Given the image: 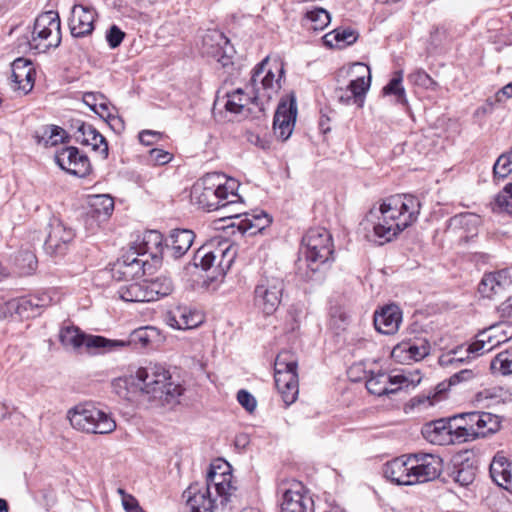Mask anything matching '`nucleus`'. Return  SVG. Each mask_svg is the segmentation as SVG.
<instances>
[{"label": "nucleus", "instance_id": "nucleus-1", "mask_svg": "<svg viewBox=\"0 0 512 512\" xmlns=\"http://www.w3.org/2000/svg\"><path fill=\"white\" fill-rule=\"evenodd\" d=\"M421 203L413 195L397 194L372 207L365 221L372 226L374 241L380 245L390 242L418 218Z\"/></svg>", "mask_w": 512, "mask_h": 512}, {"label": "nucleus", "instance_id": "nucleus-2", "mask_svg": "<svg viewBox=\"0 0 512 512\" xmlns=\"http://www.w3.org/2000/svg\"><path fill=\"white\" fill-rule=\"evenodd\" d=\"M237 180L222 173H207L191 189V202L207 211L225 209L236 203Z\"/></svg>", "mask_w": 512, "mask_h": 512}, {"label": "nucleus", "instance_id": "nucleus-3", "mask_svg": "<svg viewBox=\"0 0 512 512\" xmlns=\"http://www.w3.org/2000/svg\"><path fill=\"white\" fill-rule=\"evenodd\" d=\"M132 383L157 406L177 403L182 395L183 387L172 381L171 374L163 365L149 363L137 369Z\"/></svg>", "mask_w": 512, "mask_h": 512}, {"label": "nucleus", "instance_id": "nucleus-4", "mask_svg": "<svg viewBox=\"0 0 512 512\" xmlns=\"http://www.w3.org/2000/svg\"><path fill=\"white\" fill-rule=\"evenodd\" d=\"M512 339V323L509 321H501L484 329L477 335L475 342L467 347H458L451 351L449 355L450 363L464 361L463 352L467 354L466 358H474L489 352L495 347L508 342Z\"/></svg>", "mask_w": 512, "mask_h": 512}, {"label": "nucleus", "instance_id": "nucleus-5", "mask_svg": "<svg viewBox=\"0 0 512 512\" xmlns=\"http://www.w3.org/2000/svg\"><path fill=\"white\" fill-rule=\"evenodd\" d=\"M73 428L86 433L109 434L116 429V422L110 413L92 403L75 406L67 415Z\"/></svg>", "mask_w": 512, "mask_h": 512}, {"label": "nucleus", "instance_id": "nucleus-6", "mask_svg": "<svg viewBox=\"0 0 512 512\" xmlns=\"http://www.w3.org/2000/svg\"><path fill=\"white\" fill-rule=\"evenodd\" d=\"M297 366V358L291 351H282L275 359V385L286 406L294 403L298 397Z\"/></svg>", "mask_w": 512, "mask_h": 512}, {"label": "nucleus", "instance_id": "nucleus-7", "mask_svg": "<svg viewBox=\"0 0 512 512\" xmlns=\"http://www.w3.org/2000/svg\"><path fill=\"white\" fill-rule=\"evenodd\" d=\"M269 64V57L264 58L253 69L249 86L253 89V101H260V112L265 111V104L270 102L280 89V79L284 74L282 65H275V69L279 72V77L275 78V73Z\"/></svg>", "mask_w": 512, "mask_h": 512}, {"label": "nucleus", "instance_id": "nucleus-8", "mask_svg": "<svg viewBox=\"0 0 512 512\" xmlns=\"http://www.w3.org/2000/svg\"><path fill=\"white\" fill-rule=\"evenodd\" d=\"M307 266L315 273L333 255L331 234L322 227L309 229L302 238Z\"/></svg>", "mask_w": 512, "mask_h": 512}, {"label": "nucleus", "instance_id": "nucleus-9", "mask_svg": "<svg viewBox=\"0 0 512 512\" xmlns=\"http://www.w3.org/2000/svg\"><path fill=\"white\" fill-rule=\"evenodd\" d=\"M61 43L60 18L55 11H46L40 14L34 22L31 40V48L39 52H46L50 48H56Z\"/></svg>", "mask_w": 512, "mask_h": 512}, {"label": "nucleus", "instance_id": "nucleus-10", "mask_svg": "<svg viewBox=\"0 0 512 512\" xmlns=\"http://www.w3.org/2000/svg\"><path fill=\"white\" fill-rule=\"evenodd\" d=\"M60 341L65 347L78 349L85 346L89 353H107L125 345L123 341L107 339L98 335H86L79 328L67 326L60 331Z\"/></svg>", "mask_w": 512, "mask_h": 512}, {"label": "nucleus", "instance_id": "nucleus-11", "mask_svg": "<svg viewBox=\"0 0 512 512\" xmlns=\"http://www.w3.org/2000/svg\"><path fill=\"white\" fill-rule=\"evenodd\" d=\"M283 291L282 278L263 275L254 289V306L265 315L273 314L279 307Z\"/></svg>", "mask_w": 512, "mask_h": 512}, {"label": "nucleus", "instance_id": "nucleus-12", "mask_svg": "<svg viewBox=\"0 0 512 512\" xmlns=\"http://www.w3.org/2000/svg\"><path fill=\"white\" fill-rule=\"evenodd\" d=\"M458 420L465 421L466 426L462 427L461 430L464 431V436L471 440L497 432L501 424L499 416L480 411L459 414Z\"/></svg>", "mask_w": 512, "mask_h": 512}, {"label": "nucleus", "instance_id": "nucleus-13", "mask_svg": "<svg viewBox=\"0 0 512 512\" xmlns=\"http://www.w3.org/2000/svg\"><path fill=\"white\" fill-rule=\"evenodd\" d=\"M412 485L437 479L443 469V460L435 454H410Z\"/></svg>", "mask_w": 512, "mask_h": 512}, {"label": "nucleus", "instance_id": "nucleus-14", "mask_svg": "<svg viewBox=\"0 0 512 512\" xmlns=\"http://www.w3.org/2000/svg\"><path fill=\"white\" fill-rule=\"evenodd\" d=\"M203 53L215 59L222 67L233 64L234 47L229 39L217 30L208 31L202 38Z\"/></svg>", "mask_w": 512, "mask_h": 512}, {"label": "nucleus", "instance_id": "nucleus-15", "mask_svg": "<svg viewBox=\"0 0 512 512\" xmlns=\"http://www.w3.org/2000/svg\"><path fill=\"white\" fill-rule=\"evenodd\" d=\"M412 381L404 374L389 375L386 372H370L366 380V388L369 393L376 396L394 394L398 390L408 387Z\"/></svg>", "mask_w": 512, "mask_h": 512}, {"label": "nucleus", "instance_id": "nucleus-16", "mask_svg": "<svg viewBox=\"0 0 512 512\" xmlns=\"http://www.w3.org/2000/svg\"><path fill=\"white\" fill-rule=\"evenodd\" d=\"M297 116L296 98L292 94L287 100H282L275 112L273 129L275 136L286 141L292 134Z\"/></svg>", "mask_w": 512, "mask_h": 512}, {"label": "nucleus", "instance_id": "nucleus-17", "mask_svg": "<svg viewBox=\"0 0 512 512\" xmlns=\"http://www.w3.org/2000/svg\"><path fill=\"white\" fill-rule=\"evenodd\" d=\"M354 67L361 69L362 72H366L367 75L365 76L364 74H362L355 80L350 81L349 85L346 88L337 89L336 97L338 101L344 105H350L352 103H355L358 104L359 107H361L363 103V97L370 87V69L368 66L362 63H356L354 64Z\"/></svg>", "mask_w": 512, "mask_h": 512}, {"label": "nucleus", "instance_id": "nucleus-18", "mask_svg": "<svg viewBox=\"0 0 512 512\" xmlns=\"http://www.w3.org/2000/svg\"><path fill=\"white\" fill-rule=\"evenodd\" d=\"M55 161L61 169L78 177H85L91 171L88 157L81 154L76 147L62 148L56 153Z\"/></svg>", "mask_w": 512, "mask_h": 512}, {"label": "nucleus", "instance_id": "nucleus-19", "mask_svg": "<svg viewBox=\"0 0 512 512\" xmlns=\"http://www.w3.org/2000/svg\"><path fill=\"white\" fill-rule=\"evenodd\" d=\"M147 260L137 256L136 252L129 249L111 267V275L117 281H128L144 274V266Z\"/></svg>", "mask_w": 512, "mask_h": 512}, {"label": "nucleus", "instance_id": "nucleus-20", "mask_svg": "<svg viewBox=\"0 0 512 512\" xmlns=\"http://www.w3.org/2000/svg\"><path fill=\"white\" fill-rule=\"evenodd\" d=\"M281 512H313V501L306 494L301 482H293L285 490L281 502Z\"/></svg>", "mask_w": 512, "mask_h": 512}, {"label": "nucleus", "instance_id": "nucleus-21", "mask_svg": "<svg viewBox=\"0 0 512 512\" xmlns=\"http://www.w3.org/2000/svg\"><path fill=\"white\" fill-rule=\"evenodd\" d=\"M375 329L384 335L395 334L402 322V310L396 304H387L374 312Z\"/></svg>", "mask_w": 512, "mask_h": 512}, {"label": "nucleus", "instance_id": "nucleus-22", "mask_svg": "<svg viewBox=\"0 0 512 512\" xmlns=\"http://www.w3.org/2000/svg\"><path fill=\"white\" fill-rule=\"evenodd\" d=\"M430 348V344L426 339L403 341L392 349L391 356L400 363L420 361L429 355Z\"/></svg>", "mask_w": 512, "mask_h": 512}, {"label": "nucleus", "instance_id": "nucleus-23", "mask_svg": "<svg viewBox=\"0 0 512 512\" xmlns=\"http://www.w3.org/2000/svg\"><path fill=\"white\" fill-rule=\"evenodd\" d=\"M203 321V316L185 305H177L165 314L167 325L178 330L193 329Z\"/></svg>", "mask_w": 512, "mask_h": 512}, {"label": "nucleus", "instance_id": "nucleus-24", "mask_svg": "<svg viewBox=\"0 0 512 512\" xmlns=\"http://www.w3.org/2000/svg\"><path fill=\"white\" fill-rule=\"evenodd\" d=\"M75 237L72 228L67 227L63 222L55 220L50 224V230L45 240L44 247L50 254H63L66 245Z\"/></svg>", "mask_w": 512, "mask_h": 512}, {"label": "nucleus", "instance_id": "nucleus-25", "mask_svg": "<svg viewBox=\"0 0 512 512\" xmlns=\"http://www.w3.org/2000/svg\"><path fill=\"white\" fill-rule=\"evenodd\" d=\"M95 17L94 9L83 5H74L69 20L71 35L76 38L90 35L94 30Z\"/></svg>", "mask_w": 512, "mask_h": 512}, {"label": "nucleus", "instance_id": "nucleus-26", "mask_svg": "<svg viewBox=\"0 0 512 512\" xmlns=\"http://www.w3.org/2000/svg\"><path fill=\"white\" fill-rule=\"evenodd\" d=\"M511 284L509 272L500 270L485 274L478 286V291L483 297L491 299L502 295Z\"/></svg>", "mask_w": 512, "mask_h": 512}, {"label": "nucleus", "instance_id": "nucleus-27", "mask_svg": "<svg viewBox=\"0 0 512 512\" xmlns=\"http://www.w3.org/2000/svg\"><path fill=\"white\" fill-rule=\"evenodd\" d=\"M183 497L186 498V505L191 512H213L215 508L209 488L198 483L191 484L184 491Z\"/></svg>", "mask_w": 512, "mask_h": 512}, {"label": "nucleus", "instance_id": "nucleus-28", "mask_svg": "<svg viewBox=\"0 0 512 512\" xmlns=\"http://www.w3.org/2000/svg\"><path fill=\"white\" fill-rule=\"evenodd\" d=\"M421 432L428 442L435 445H449L456 442L451 423L444 418L426 423Z\"/></svg>", "mask_w": 512, "mask_h": 512}, {"label": "nucleus", "instance_id": "nucleus-29", "mask_svg": "<svg viewBox=\"0 0 512 512\" xmlns=\"http://www.w3.org/2000/svg\"><path fill=\"white\" fill-rule=\"evenodd\" d=\"M238 222H231L228 227H236L241 234L255 235L270 223V216L264 211L235 215Z\"/></svg>", "mask_w": 512, "mask_h": 512}, {"label": "nucleus", "instance_id": "nucleus-30", "mask_svg": "<svg viewBox=\"0 0 512 512\" xmlns=\"http://www.w3.org/2000/svg\"><path fill=\"white\" fill-rule=\"evenodd\" d=\"M75 139L83 145H89L94 151H98L102 159L108 157V143L92 125L79 122L75 132Z\"/></svg>", "mask_w": 512, "mask_h": 512}, {"label": "nucleus", "instance_id": "nucleus-31", "mask_svg": "<svg viewBox=\"0 0 512 512\" xmlns=\"http://www.w3.org/2000/svg\"><path fill=\"white\" fill-rule=\"evenodd\" d=\"M410 455H403L387 462L383 473L387 479L398 485H412Z\"/></svg>", "mask_w": 512, "mask_h": 512}, {"label": "nucleus", "instance_id": "nucleus-32", "mask_svg": "<svg viewBox=\"0 0 512 512\" xmlns=\"http://www.w3.org/2000/svg\"><path fill=\"white\" fill-rule=\"evenodd\" d=\"M14 89L28 93L34 85L32 63L25 58H17L11 64Z\"/></svg>", "mask_w": 512, "mask_h": 512}, {"label": "nucleus", "instance_id": "nucleus-33", "mask_svg": "<svg viewBox=\"0 0 512 512\" xmlns=\"http://www.w3.org/2000/svg\"><path fill=\"white\" fill-rule=\"evenodd\" d=\"M480 218L473 213H462L450 218L448 230L459 233L461 240L468 241L478 234Z\"/></svg>", "mask_w": 512, "mask_h": 512}, {"label": "nucleus", "instance_id": "nucleus-34", "mask_svg": "<svg viewBox=\"0 0 512 512\" xmlns=\"http://www.w3.org/2000/svg\"><path fill=\"white\" fill-rule=\"evenodd\" d=\"M162 242V234L151 230L144 233L142 239L135 242L130 249L136 252L137 256L143 257L148 254L152 258H156L162 252Z\"/></svg>", "mask_w": 512, "mask_h": 512}, {"label": "nucleus", "instance_id": "nucleus-35", "mask_svg": "<svg viewBox=\"0 0 512 512\" xmlns=\"http://www.w3.org/2000/svg\"><path fill=\"white\" fill-rule=\"evenodd\" d=\"M4 314H16L20 318H33L39 315L37 304H34L31 296L12 299L4 304Z\"/></svg>", "mask_w": 512, "mask_h": 512}, {"label": "nucleus", "instance_id": "nucleus-36", "mask_svg": "<svg viewBox=\"0 0 512 512\" xmlns=\"http://www.w3.org/2000/svg\"><path fill=\"white\" fill-rule=\"evenodd\" d=\"M195 234L189 229H174L170 234L171 244L168 246L172 256L179 258L183 256L193 244Z\"/></svg>", "mask_w": 512, "mask_h": 512}, {"label": "nucleus", "instance_id": "nucleus-37", "mask_svg": "<svg viewBox=\"0 0 512 512\" xmlns=\"http://www.w3.org/2000/svg\"><path fill=\"white\" fill-rule=\"evenodd\" d=\"M66 137L63 128L55 125H44L34 131L33 138L36 143L45 147L56 146L62 143Z\"/></svg>", "mask_w": 512, "mask_h": 512}, {"label": "nucleus", "instance_id": "nucleus-38", "mask_svg": "<svg viewBox=\"0 0 512 512\" xmlns=\"http://www.w3.org/2000/svg\"><path fill=\"white\" fill-rule=\"evenodd\" d=\"M148 302L157 301L170 295L174 289L172 280L167 276H158L154 279L144 280Z\"/></svg>", "mask_w": 512, "mask_h": 512}, {"label": "nucleus", "instance_id": "nucleus-39", "mask_svg": "<svg viewBox=\"0 0 512 512\" xmlns=\"http://www.w3.org/2000/svg\"><path fill=\"white\" fill-rule=\"evenodd\" d=\"M490 475L493 481L500 487L507 488L511 482L512 474L510 463L505 456L497 454L490 464Z\"/></svg>", "mask_w": 512, "mask_h": 512}, {"label": "nucleus", "instance_id": "nucleus-40", "mask_svg": "<svg viewBox=\"0 0 512 512\" xmlns=\"http://www.w3.org/2000/svg\"><path fill=\"white\" fill-rule=\"evenodd\" d=\"M158 337V330L152 326L140 327L132 331L127 341L122 340L125 346H133L134 348L148 347L153 340Z\"/></svg>", "mask_w": 512, "mask_h": 512}, {"label": "nucleus", "instance_id": "nucleus-41", "mask_svg": "<svg viewBox=\"0 0 512 512\" xmlns=\"http://www.w3.org/2000/svg\"><path fill=\"white\" fill-rule=\"evenodd\" d=\"M402 81L403 72L401 70L396 71L392 79L383 87L382 92L384 95H394L396 103L401 104L408 109V100Z\"/></svg>", "mask_w": 512, "mask_h": 512}, {"label": "nucleus", "instance_id": "nucleus-42", "mask_svg": "<svg viewBox=\"0 0 512 512\" xmlns=\"http://www.w3.org/2000/svg\"><path fill=\"white\" fill-rule=\"evenodd\" d=\"M120 298L126 302H148L144 280L121 286L118 290Z\"/></svg>", "mask_w": 512, "mask_h": 512}, {"label": "nucleus", "instance_id": "nucleus-43", "mask_svg": "<svg viewBox=\"0 0 512 512\" xmlns=\"http://www.w3.org/2000/svg\"><path fill=\"white\" fill-rule=\"evenodd\" d=\"M227 97L225 108L229 112L241 113L249 103L256 104L260 109V101H253V97L247 96L242 89L233 91Z\"/></svg>", "mask_w": 512, "mask_h": 512}, {"label": "nucleus", "instance_id": "nucleus-44", "mask_svg": "<svg viewBox=\"0 0 512 512\" xmlns=\"http://www.w3.org/2000/svg\"><path fill=\"white\" fill-rule=\"evenodd\" d=\"M91 207L97 218H109L114 210V200L110 195H95L91 199Z\"/></svg>", "mask_w": 512, "mask_h": 512}, {"label": "nucleus", "instance_id": "nucleus-45", "mask_svg": "<svg viewBox=\"0 0 512 512\" xmlns=\"http://www.w3.org/2000/svg\"><path fill=\"white\" fill-rule=\"evenodd\" d=\"M477 467L466 460L456 465L453 471V479L461 486H468L473 483L476 477Z\"/></svg>", "mask_w": 512, "mask_h": 512}, {"label": "nucleus", "instance_id": "nucleus-46", "mask_svg": "<svg viewBox=\"0 0 512 512\" xmlns=\"http://www.w3.org/2000/svg\"><path fill=\"white\" fill-rule=\"evenodd\" d=\"M325 43L332 46L333 40L338 46H347L357 40L356 33L351 29H335L324 36Z\"/></svg>", "mask_w": 512, "mask_h": 512}, {"label": "nucleus", "instance_id": "nucleus-47", "mask_svg": "<svg viewBox=\"0 0 512 512\" xmlns=\"http://www.w3.org/2000/svg\"><path fill=\"white\" fill-rule=\"evenodd\" d=\"M211 247V244L204 245L197 250L193 257L195 267L200 266L203 270H208L213 266L215 260L218 259V255Z\"/></svg>", "mask_w": 512, "mask_h": 512}, {"label": "nucleus", "instance_id": "nucleus-48", "mask_svg": "<svg viewBox=\"0 0 512 512\" xmlns=\"http://www.w3.org/2000/svg\"><path fill=\"white\" fill-rule=\"evenodd\" d=\"M214 251L218 255V266L220 269L222 271L228 270L234 261L236 249L228 241H224L219 242L218 247Z\"/></svg>", "mask_w": 512, "mask_h": 512}, {"label": "nucleus", "instance_id": "nucleus-49", "mask_svg": "<svg viewBox=\"0 0 512 512\" xmlns=\"http://www.w3.org/2000/svg\"><path fill=\"white\" fill-rule=\"evenodd\" d=\"M307 20L310 22L309 29L322 31L330 23V15L323 8H315L306 13Z\"/></svg>", "mask_w": 512, "mask_h": 512}, {"label": "nucleus", "instance_id": "nucleus-50", "mask_svg": "<svg viewBox=\"0 0 512 512\" xmlns=\"http://www.w3.org/2000/svg\"><path fill=\"white\" fill-rule=\"evenodd\" d=\"M493 209L512 215V183L507 184L497 194Z\"/></svg>", "mask_w": 512, "mask_h": 512}, {"label": "nucleus", "instance_id": "nucleus-51", "mask_svg": "<svg viewBox=\"0 0 512 512\" xmlns=\"http://www.w3.org/2000/svg\"><path fill=\"white\" fill-rule=\"evenodd\" d=\"M224 466L225 470L219 472L218 470L222 468L221 465H211L210 470L207 474L206 483L203 485L204 488H209L210 490L211 487H216V483L222 482L225 479H232V474L229 471V465L226 463Z\"/></svg>", "mask_w": 512, "mask_h": 512}, {"label": "nucleus", "instance_id": "nucleus-52", "mask_svg": "<svg viewBox=\"0 0 512 512\" xmlns=\"http://www.w3.org/2000/svg\"><path fill=\"white\" fill-rule=\"evenodd\" d=\"M492 370H499L502 374L512 373V350L499 353L491 362Z\"/></svg>", "mask_w": 512, "mask_h": 512}, {"label": "nucleus", "instance_id": "nucleus-53", "mask_svg": "<svg viewBox=\"0 0 512 512\" xmlns=\"http://www.w3.org/2000/svg\"><path fill=\"white\" fill-rule=\"evenodd\" d=\"M503 396V389L501 387H490L479 391L475 395V401L479 404L490 405L499 402Z\"/></svg>", "mask_w": 512, "mask_h": 512}, {"label": "nucleus", "instance_id": "nucleus-54", "mask_svg": "<svg viewBox=\"0 0 512 512\" xmlns=\"http://www.w3.org/2000/svg\"><path fill=\"white\" fill-rule=\"evenodd\" d=\"M512 173V161L505 153L501 154L493 166V178L505 179Z\"/></svg>", "mask_w": 512, "mask_h": 512}, {"label": "nucleus", "instance_id": "nucleus-55", "mask_svg": "<svg viewBox=\"0 0 512 512\" xmlns=\"http://www.w3.org/2000/svg\"><path fill=\"white\" fill-rule=\"evenodd\" d=\"M408 79L414 85L425 89H435L436 86L434 79L422 69H418L409 74Z\"/></svg>", "mask_w": 512, "mask_h": 512}, {"label": "nucleus", "instance_id": "nucleus-56", "mask_svg": "<svg viewBox=\"0 0 512 512\" xmlns=\"http://www.w3.org/2000/svg\"><path fill=\"white\" fill-rule=\"evenodd\" d=\"M237 400L239 404L245 408L249 413L254 412L257 406L255 397L248 391L242 389L237 393Z\"/></svg>", "mask_w": 512, "mask_h": 512}, {"label": "nucleus", "instance_id": "nucleus-57", "mask_svg": "<svg viewBox=\"0 0 512 512\" xmlns=\"http://www.w3.org/2000/svg\"><path fill=\"white\" fill-rule=\"evenodd\" d=\"M459 415H455L451 419H449V422L451 423L453 434L455 437V441L457 443L472 441L470 438L464 436V431L461 430L462 427L466 426L464 420H458Z\"/></svg>", "mask_w": 512, "mask_h": 512}, {"label": "nucleus", "instance_id": "nucleus-58", "mask_svg": "<svg viewBox=\"0 0 512 512\" xmlns=\"http://www.w3.org/2000/svg\"><path fill=\"white\" fill-rule=\"evenodd\" d=\"M125 33L121 31L116 25L110 27L106 34V39L111 48L118 47L123 41Z\"/></svg>", "mask_w": 512, "mask_h": 512}, {"label": "nucleus", "instance_id": "nucleus-59", "mask_svg": "<svg viewBox=\"0 0 512 512\" xmlns=\"http://www.w3.org/2000/svg\"><path fill=\"white\" fill-rule=\"evenodd\" d=\"M118 492L122 495V504L126 512H142L138 501L133 496L126 494L122 489H119Z\"/></svg>", "mask_w": 512, "mask_h": 512}, {"label": "nucleus", "instance_id": "nucleus-60", "mask_svg": "<svg viewBox=\"0 0 512 512\" xmlns=\"http://www.w3.org/2000/svg\"><path fill=\"white\" fill-rule=\"evenodd\" d=\"M20 260L27 264L26 268L24 266H21L23 274H31L33 271L36 270L37 259L33 253H31V252L22 253Z\"/></svg>", "mask_w": 512, "mask_h": 512}, {"label": "nucleus", "instance_id": "nucleus-61", "mask_svg": "<svg viewBox=\"0 0 512 512\" xmlns=\"http://www.w3.org/2000/svg\"><path fill=\"white\" fill-rule=\"evenodd\" d=\"M31 297L33 298L34 304H37V311L39 315L41 314L42 308L50 306L53 302V297L49 292L31 295Z\"/></svg>", "mask_w": 512, "mask_h": 512}, {"label": "nucleus", "instance_id": "nucleus-62", "mask_svg": "<svg viewBox=\"0 0 512 512\" xmlns=\"http://www.w3.org/2000/svg\"><path fill=\"white\" fill-rule=\"evenodd\" d=\"M172 159L170 153L163 151L161 149H152L150 150V160L155 164L164 165L168 163Z\"/></svg>", "mask_w": 512, "mask_h": 512}, {"label": "nucleus", "instance_id": "nucleus-63", "mask_svg": "<svg viewBox=\"0 0 512 512\" xmlns=\"http://www.w3.org/2000/svg\"><path fill=\"white\" fill-rule=\"evenodd\" d=\"M232 479H225L222 482L216 483L215 490L217 494L224 498L225 501L228 500V496L231 495V491L235 490V487L232 486Z\"/></svg>", "mask_w": 512, "mask_h": 512}, {"label": "nucleus", "instance_id": "nucleus-64", "mask_svg": "<svg viewBox=\"0 0 512 512\" xmlns=\"http://www.w3.org/2000/svg\"><path fill=\"white\" fill-rule=\"evenodd\" d=\"M160 137V134L151 130H144L139 134V140L142 144L150 146L155 140Z\"/></svg>", "mask_w": 512, "mask_h": 512}]
</instances>
